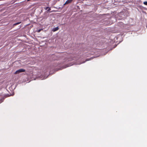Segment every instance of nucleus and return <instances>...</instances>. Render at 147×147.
<instances>
[{
  "instance_id": "nucleus-5",
  "label": "nucleus",
  "mask_w": 147,
  "mask_h": 147,
  "mask_svg": "<svg viewBox=\"0 0 147 147\" xmlns=\"http://www.w3.org/2000/svg\"><path fill=\"white\" fill-rule=\"evenodd\" d=\"M143 3L144 5H147V1H145L143 2Z\"/></svg>"
},
{
  "instance_id": "nucleus-1",
  "label": "nucleus",
  "mask_w": 147,
  "mask_h": 147,
  "mask_svg": "<svg viewBox=\"0 0 147 147\" xmlns=\"http://www.w3.org/2000/svg\"><path fill=\"white\" fill-rule=\"evenodd\" d=\"M25 71V70L24 69H20L16 71L14 74H17L20 73L24 72Z\"/></svg>"
},
{
  "instance_id": "nucleus-8",
  "label": "nucleus",
  "mask_w": 147,
  "mask_h": 147,
  "mask_svg": "<svg viewBox=\"0 0 147 147\" xmlns=\"http://www.w3.org/2000/svg\"><path fill=\"white\" fill-rule=\"evenodd\" d=\"M40 30H38V32H40Z\"/></svg>"
},
{
  "instance_id": "nucleus-4",
  "label": "nucleus",
  "mask_w": 147,
  "mask_h": 147,
  "mask_svg": "<svg viewBox=\"0 0 147 147\" xmlns=\"http://www.w3.org/2000/svg\"><path fill=\"white\" fill-rule=\"evenodd\" d=\"M21 23V22L16 23H15V24H13V26H16V25H17L18 24H20Z\"/></svg>"
},
{
  "instance_id": "nucleus-6",
  "label": "nucleus",
  "mask_w": 147,
  "mask_h": 147,
  "mask_svg": "<svg viewBox=\"0 0 147 147\" xmlns=\"http://www.w3.org/2000/svg\"><path fill=\"white\" fill-rule=\"evenodd\" d=\"M48 8H49V7H46L45 8V9L46 10H47Z\"/></svg>"
},
{
  "instance_id": "nucleus-3",
  "label": "nucleus",
  "mask_w": 147,
  "mask_h": 147,
  "mask_svg": "<svg viewBox=\"0 0 147 147\" xmlns=\"http://www.w3.org/2000/svg\"><path fill=\"white\" fill-rule=\"evenodd\" d=\"M59 29V28L58 27H55V28H53L52 30V31L54 32L58 30Z\"/></svg>"
},
{
  "instance_id": "nucleus-2",
  "label": "nucleus",
  "mask_w": 147,
  "mask_h": 147,
  "mask_svg": "<svg viewBox=\"0 0 147 147\" xmlns=\"http://www.w3.org/2000/svg\"><path fill=\"white\" fill-rule=\"evenodd\" d=\"M73 0H67L64 4V5L67 4L69 3H70L71 2L73 1Z\"/></svg>"
},
{
  "instance_id": "nucleus-7",
  "label": "nucleus",
  "mask_w": 147,
  "mask_h": 147,
  "mask_svg": "<svg viewBox=\"0 0 147 147\" xmlns=\"http://www.w3.org/2000/svg\"><path fill=\"white\" fill-rule=\"evenodd\" d=\"M48 8H49V9L47 10V11H49L51 10V8L49 7Z\"/></svg>"
}]
</instances>
